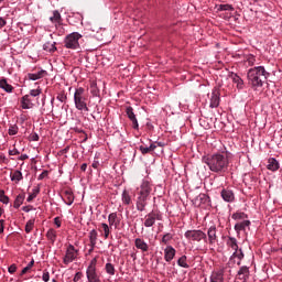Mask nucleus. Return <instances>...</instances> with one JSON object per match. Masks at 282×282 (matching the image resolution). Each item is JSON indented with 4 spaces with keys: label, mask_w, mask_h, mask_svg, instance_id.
Instances as JSON below:
<instances>
[{
    "label": "nucleus",
    "mask_w": 282,
    "mask_h": 282,
    "mask_svg": "<svg viewBox=\"0 0 282 282\" xmlns=\"http://www.w3.org/2000/svg\"><path fill=\"white\" fill-rule=\"evenodd\" d=\"M204 162L208 166L209 171H212V173H216L217 175L228 173V166H230L228 154L224 152L209 154L204 158Z\"/></svg>",
    "instance_id": "nucleus-1"
},
{
    "label": "nucleus",
    "mask_w": 282,
    "mask_h": 282,
    "mask_svg": "<svg viewBox=\"0 0 282 282\" xmlns=\"http://www.w3.org/2000/svg\"><path fill=\"white\" fill-rule=\"evenodd\" d=\"M268 76H270V73H268L263 66H256L250 68L247 73L248 83L251 85L252 89L263 87V83L268 80Z\"/></svg>",
    "instance_id": "nucleus-2"
},
{
    "label": "nucleus",
    "mask_w": 282,
    "mask_h": 282,
    "mask_svg": "<svg viewBox=\"0 0 282 282\" xmlns=\"http://www.w3.org/2000/svg\"><path fill=\"white\" fill-rule=\"evenodd\" d=\"M74 102L78 111H89V107H87V95H85V88L79 87L75 90Z\"/></svg>",
    "instance_id": "nucleus-3"
},
{
    "label": "nucleus",
    "mask_w": 282,
    "mask_h": 282,
    "mask_svg": "<svg viewBox=\"0 0 282 282\" xmlns=\"http://www.w3.org/2000/svg\"><path fill=\"white\" fill-rule=\"evenodd\" d=\"M184 236L188 241H196L197 243H199V241H204L205 243H208L206 232L200 229L187 230Z\"/></svg>",
    "instance_id": "nucleus-4"
},
{
    "label": "nucleus",
    "mask_w": 282,
    "mask_h": 282,
    "mask_svg": "<svg viewBox=\"0 0 282 282\" xmlns=\"http://www.w3.org/2000/svg\"><path fill=\"white\" fill-rule=\"evenodd\" d=\"M80 39H83V35L78 32L68 34L64 40L65 47H67V50H78V47H80V43H78Z\"/></svg>",
    "instance_id": "nucleus-5"
},
{
    "label": "nucleus",
    "mask_w": 282,
    "mask_h": 282,
    "mask_svg": "<svg viewBox=\"0 0 282 282\" xmlns=\"http://www.w3.org/2000/svg\"><path fill=\"white\" fill-rule=\"evenodd\" d=\"M155 221H162V214L159 212L152 210L148 215H145V220L143 223V226L145 228H152V226H155Z\"/></svg>",
    "instance_id": "nucleus-6"
},
{
    "label": "nucleus",
    "mask_w": 282,
    "mask_h": 282,
    "mask_svg": "<svg viewBox=\"0 0 282 282\" xmlns=\"http://www.w3.org/2000/svg\"><path fill=\"white\" fill-rule=\"evenodd\" d=\"M78 257V250H76V248L74 247V245H68L67 249H66V253L63 260V263L65 265H69V263H72V261H75V259Z\"/></svg>",
    "instance_id": "nucleus-7"
},
{
    "label": "nucleus",
    "mask_w": 282,
    "mask_h": 282,
    "mask_svg": "<svg viewBox=\"0 0 282 282\" xmlns=\"http://www.w3.org/2000/svg\"><path fill=\"white\" fill-rule=\"evenodd\" d=\"M152 191H153V188L151 187V183L149 181H143L139 188L138 195H140L141 197L149 198L151 196Z\"/></svg>",
    "instance_id": "nucleus-8"
},
{
    "label": "nucleus",
    "mask_w": 282,
    "mask_h": 282,
    "mask_svg": "<svg viewBox=\"0 0 282 282\" xmlns=\"http://www.w3.org/2000/svg\"><path fill=\"white\" fill-rule=\"evenodd\" d=\"M206 237L209 246H215V243H217V227L210 226L207 230Z\"/></svg>",
    "instance_id": "nucleus-9"
},
{
    "label": "nucleus",
    "mask_w": 282,
    "mask_h": 282,
    "mask_svg": "<svg viewBox=\"0 0 282 282\" xmlns=\"http://www.w3.org/2000/svg\"><path fill=\"white\" fill-rule=\"evenodd\" d=\"M248 279H250V269L248 267H241L237 273V280L248 282Z\"/></svg>",
    "instance_id": "nucleus-10"
},
{
    "label": "nucleus",
    "mask_w": 282,
    "mask_h": 282,
    "mask_svg": "<svg viewBox=\"0 0 282 282\" xmlns=\"http://www.w3.org/2000/svg\"><path fill=\"white\" fill-rule=\"evenodd\" d=\"M86 276L88 282H100V275L96 272V268H87Z\"/></svg>",
    "instance_id": "nucleus-11"
},
{
    "label": "nucleus",
    "mask_w": 282,
    "mask_h": 282,
    "mask_svg": "<svg viewBox=\"0 0 282 282\" xmlns=\"http://www.w3.org/2000/svg\"><path fill=\"white\" fill-rule=\"evenodd\" d=\"M220 94H219V89L215 88L212 93V97H210V104L209 107L212 109H217V107H219V98Z\"/></svg>",
    "instance_id": "nucleus-12"
},
{
    "label": "nucleus",
    "mask_w": 282,
    "mask_h": 282,
    "mask_svg": "<svg viewBox=\"0 0 282 282\" xmlns=\"http://www.w3.org/2000/svg\"><path fill=\"white\" fill-rule=\"evenodd\" d=\"M147 202H149V197L147 196H138L137 197V210H139V213H144L145 208H147Z\"/></svg>",
    "instance_id": "nucleus-13"
},
{
    "label": "nucleus",
    "mask_w": 282,
    "mask_h": 282,
    "mask_svg": "<svg viewBox=\"0 0 282 282\" xmlns=\"http://www.w3.org/2000/svg\"><path fill=\"white\" fill-rule=\"evenodd\" d=\"M176 250L175 248H173V246H167L165 249H164V260L167 262V263H171V260L172 259H175V254H176Z\"/></svg>",
    "instance_id": "nucleus-14"
},
{
    "label": "nucleus",
    "mask_w": 282,
    "mask_h": 282,
    "mask_svg": "<svg viewBox=\"0 0 282 282\" xmlns=\"http://www.w3.org/2000/svg\"><path fill=\"white\" fill-rule=\"evenodd\" d=\"M221 198L224 199V202H228V203H232L235 202V192H232L229 188H224L220 193Z\"/></svg>",
    "instance_id": "nucleus-15"
},
{
    "label": "nucleus",
    "mask_w": 282,
    "mask_h": 282,
    "mask_svg": "<svg viewBox=\"0 0 282 282\" xmlns=\"http://www.w3.org/2000/svg\"><path fill=\"white\" fill-rule=\"evenodd\" d=\"M126 113H127L129 120H131L132 127H133L134 129H139L140 126L138 124V118H135V113L133 112V108H132V107H128V108L126 109Z\"/></svg>",
    "instance_id": "nucleus-16"
},
{
    "label": "nucleus",
    "mask_w": 282,
    "mask_h": 282,
    "mask_svg": "<svg viewBox=\"0 0 282 282\" xmlns=\"http://www.w3.org/2000/svg\"><path fill=\"white\" fill-rule=\"evenodd\" d=\"M134 246L138 250H141V252H149V243L142 238H137L134 240Z\"/></svg>",
    "instance_id": "nucleus-17"
},
{
    "label": "nucleus",
    "mask_w": 282,
    "mask_h": 282,
    "mask_svg": "<svg viewBox=\"0 0 282 282\" xmlns=\"http://www.w3.org/2000/svg\"><path fill=\"white\" fill-rule=\"evenodd\" d=\"M47 76V70L41 69L37 73H29V80H40V78H45Z\"/></svg>",
    "instance_id": "nucleus-18"
},
{
    "label": "nucleus",
    "mask_w": 282,
    "mask_h": 282,
    "mask_svg": "<svg viewBox=\"0 0 282 282\" xmlns=\"http://www.w3.org/2000/svg\"><path fill=\"white\" fill-rule=\"evenodd\" d=\"M21 107L22 109H32L34 107V104L32 102V99L30 98V95H24L21 98Z\"/></svg>",
    "instance_id": "nucleus-19"
},
{
    "label": "nucleus",
    "mask_w": 282,
    "mask_h": 282,
    "mask_svg": "<svg viewBox=\"0 0 282 282\" xmlns=\"http://www.w3.org/2000/svg\"><path fill=\"white\" fill-rule=\"evenodd\" d=\"M0 89H3L7 94H12V91H14V87L10 85L6 78L0 79Z\"/></svg>",
    "instance_id": "nucleus-20"
},
{
    "label": "nucleus",
    "mask_w": 282,
    "mask_h": 282,
    "mask_svg": "<svg viewBox=\"0 0 282 282\" xmlns=\"http://www.w3.org/2000/svg\"><path fill=\"white\" fill-rule=\"evenodd\" d=\"M210 282H224V271H215L210 275Z\"/></svg>",
    "instance_id": "nucleus-21"
},
{
    "label": "nucleus",
    "mask_w": 282,
    "mask_h": 282,
    "mask_svg": "<svg viewBox=\"0 0 282 282\" xmlns=\"http://www.w3.org/2000/svg\"><path fill=\"white\" fill-rule=\"evenodd\" d=\"M279 167H280V165H279V161H276V159H274V158H270L269 160H268V165H267V169L269 170V171H279Z\"/></svg>",
    "instance_id": "nucleus-22"
},
{
    "label": "nucleus",
    "mask_w": 282,
    "mask_h": 282,
    "mask_svg": "<svg viewBox=\"0 0 282 282\" xmlns=\"http://www.w3.org/2000/svg\"><path fill=\"white\" fill-rule=\"evenodd\" d=\"M246 228H250V220H242L235 225L236 232H241V230H246Z\"/></svg>",
    "instance_id": "nucleus-23"
},
{
    "label": "nucleus",
    "mask_w": 282,
    "mask_h": 282,
    "mask_svg": "<svg viewBox=\"0 0 282 282\" xmlns=\"http://www.w3.org/2000/svg\"><path fill=\"white\" fill-rule=\"evenodd\" d=\"M100 232H104L105 239H109V235L111 234V227L107 225L106 223H101L99 225Z\"/></svg>",
    "instance_id": "nucleus-24"
},
{
    "label": "nucleus",
    "mask_w": 282,
    "mask_h": 282,
    "mask_svg": "<svg viewBox=\"0 0 282 282\" xmlns=\"http://www.w3.org/2000/svg\"><path fill=\"white\" fill-rule=\"evenodd\" d=\"M50 21L53 22L55 25H63V18L58 11L53 12V17L50 18Z\"/></svg>",
    "instance_id": "nucleus-25"
},
{
    "label": "nucleus",
    "mask_w": 282,
    "mask_h": 282,
    "mask_svg": "<svg viewBox=\"0 0 282 282\" xmlns=\"http://www.w3.org/2000/svg\"><path fill=\"white\" fill-rule=\"evenodd\" d=\"M63 200L67 206H72V204H74V194L70 191H66L64 193Z\"/></svg>",
    "instance_id": "nucleus-26"
},
{
    "label": "nucleus",
    "mask_w": 282,
    "mask_h": 282,
    "mask_svg": "<svg viewBox=\"0 0 282 282\" xmlns=\"http://www.w3.org/2000/svg\"><path fill=\"white\" fill-rule=\"evenodd\" d=\"M117 220H118V214L111 213V214L108 216V224H109V227H110V228H113V226H115V228H118V223H117Z\"/></svg>",
    "instance_id": "nucleus-27"
},
{
    "label": "nucleus",
    "mask_w": 282,
    "mask_h": 282,
    "mask_svg": "<svg viewBox=\"0 0 282 282\" xmlns=\"http://www.w3.org/2000/svg\"><path fill=\"white\" fill-rule=\"evenodd\" d=\"M231 218L235 219V221H246V219H248V214L243 212H237L232 214Z\"/></svg>",
    "instance_id": "nucleus-28"
},
{
    "label": "nucleus",
    "mask_w": 282,
    "mask_h": 282,
    "mask_svg": "<svg viewBox=\"0 0 282 282\" xmlns=\"http://www.w3.org/2000/svg\"><path fill=\"white\" fill-rule=\"evenodd\" d=\"M227 246L234 250V252H237L239 250V245H237V238L229 237L227 240Z\"/></svg>",
    "instance_id": "nucleus-29"
},
{
    "label": "nucleus",
    "mask_w": 282,
    "mask_h": 282,
    "mask_svg": "<svg viewBox=\"0 0 282 282\" xmlns=\"http://www.w3.org/2000/svg\"><path fill=\"white\" fill-rule=\"evenodd\" d=\"M10 178H11V182H17V184H19V182L23 180V173L17 170L13 174H10Z\"/></svg>",
    "instance_id": "nucleus-30"
},
{
    "label": "nucleus",
    "mask_w": 282,
    "mask_h": 282,
    "mask_svg": "<svg viewBox=\"0 0 282 282\" xmlns=\"http://www.w3.org/2000/svg\"><path fill=\"white\" fill-rule=\"evenodd\" d=\"M231 78H232L234 83L237 85L238 89H243V79H241V77H239V75L232 74Z\"/></svg>",
    "instance_id": "nucleus-31"
},
{
    "label": "nucleus",
    "mask_w": 282,
    "mask_h": 282,
    "mask_svg": "<svg viewBox=\"0 0 282 282\" xmlns=\"http://www.w3.org/2000/svg\"><path fill=\"white\" fill-rule=\"evenodd\" d=\"M25 200V195L24 194H20L15 197V200L13 203V207L14 208H21V205L23 204V202Z\"/></svg>",
    "instance_id": "nucleus-32"
},
{
    "label": "nucleus",
    "mask_w": 282,
    "mask_h": 282,
    "mask_svg": "<svg viewBox=\"0 0 282 282\" xmlns=\"http://www.w3.org/2000/svg\"><path fill=\"white\" fill-rule=\"evenodd\" d=\"M89 241H90L89 246H96V241H98V231H96V229H93L89 232Z\"/></svg>",
    "instance_id": "nucleus-33"
},
{
    "label": "nucleus",
    "mask_w": 282,
    "mask_h": 282,
    "mask_svg": "<svg viewBox=\"0 0 282 282\" xmlns=\"http://www.w3.org/2000/svg\"><path fill=\"white\" fill-rule=\"evenodd\" d=\"M46 237H47V240L51 241L52 243H55L56 241V230L54 229H48L47 232H46Z\"/></svg>",
    "instance_id": "nucleus-34"
},
{
    "label": "nucleus",
    "mask_w": 282,
    "mask_h": 282,
    "mask_svg": "<svg viewBox=\"0 0 282 282\" xmlns=\"http://www.w3.org/2000/svg\"><path fill=\"white\" fill-rule=\"evenodd\" d=\"M196 199L200 202V204H210V197L206 194H199Z\"/></svg>",
    "instance_id": "nucleus-35"
},
{
    "label": "nucleus",
    "mask_w": 282,
    "mask_h": 282,
    "mask_svg": "<svg viewBox=\"0 0 282 282\" xmlns=\"http://www.w3.org/2000/svg\"><path fill=\"white\" fill-rule=\"evenodd\" d=\"M187 257L186 256H182L178 260H177V265H180V268H189L188 262H187Z\"/></svg>",
    "instance_id": "nucleus-36"
},
{
    "label": "nucleus",
    "mask_w": 282,
    "mask_h": 282,
    "mask_svg": "<svg viewBox=\"0 0 282 282\" xmlns=\"http://www.w3.org/2000/svg\"><path fill=\"white\" fill-rule=\"evenodd\" d=\"M40 193H41V188H39V187L33 188V192H32V194L29 195V197L26 198V202H29V203L33 202L35 199L36 195H39Z\"/></svg>",
    "instance_id": "nucleus-37"
},
{
    "label": "nucleus",
    "mask_w": 282,
    "mask_h": 282,
    "mask_svg": "<svg viewBox=\"0 0 282 282\" xmlns=\"http://www.w3.org/2000/svg\"><path fill=\"white\" fill-rule=\"evenodd\" d=\"M122 202L127 206H129V204H131V196L129 195V192H127V189H124L122 193Z\"/></svg>",
    "instance_id": "nucleus-38"
},
{
    "label": "nucleus",
    "mask_w": 282,
    "mask_h": 282,
    "mask_svg": "<svg viewBox=\"0 0 282 282\" xmlns=\"http://www.w3.org/2000/svg\"><path fill=\"white\" fill-rule=\"evenodd\" d=\"M105 269H106L107 274H110V276H113V274H116V267H113V264L106 263Z\"/></svg>",
    "instance_id": "nucleus-39"
},
{
    "label": "nucleus",
    "mask_w": 282,
    "mask_h": 282,
    "mask_svg": "<svg viewBox=\"0 0 282 282\" xmlns=\"http://www.w3.org/2000/svg\"><path fill=\"white\" fill-rule=\"evenodd\" d=\"M32 230H34V219L28 220V223L25 225V232L28 235H30V232H32Z\"/></svg>",
    "instance_id": "nucleus-40"
},
{
    "label": "nucleus",
    "mask_w": 282,
    "mask_h": 282,
    "mask_svg": "<svg viewBox=\"0 0 282 282\" xmlns=\"http://www.w3.org/2000/svg\"><path fill=\"white\" fill-rule=\"evenodd\" d=\"M43 50L45 52H56V46L53 43L48 42L43 45Z\"/></svg>",
    "instance_id": "nucleus-41"
},
{
    "label": "nucleus",
    "mask_w": 282,
    "mask_h": 282,
    "mask_svg": "<svg viewBox=\"0 0 282 282\" xmlns=\"http://www.w3.org/2000/svg\"><path fill=\"white\" fill-rule=\"evenodd\" d=\"M90 94H91L93 96H99L100 90L98 89V85H97L96 83H93V84L90 85Z\"/></svg>",
    "instance_id": "nucleus-42"
},
{
    "label": "nucleus",
    "mask_w": 282,
    "mask_h": 282,
    "mask_svg": "<svg viewBox=\"0 0 282 282\" xmlns=\"http://www.w3.org/2000/svg\"><path fill=\"white\" fill-rule=\"evenodd\" d=\"M19 133V126L11 124L9 127V135H17Z\"/></svg>",
    "instance_id": "nucleus-43"
},
{
    "label": "nucleus",
    "mask_w": 282,
    "mask_h": 282,
    "mask_svg": "<svg viewBox=\"0 0 282 282\" xmlns=\"http://www.w3.org/2000/svg\"><path fill=\"white\" fill-rule=\"evenodd\" d=\"M34 267V260H31V262L21 271V276H23V274H28V272H30V270H32V268Z\"/></svg>",
    "instance_id": "nucleus-44"
},
{
    "label": "nucleus",
    "mask_w": 282,
    "mask_h": 282,
    "mask_svg": "<svg viewBox=\"0 0 282 282\" xmlns=\"http://www.w3.org/2000/svg\"><path fill=\"white\" fill-rule=\"evenodd\" d=\"M235 258L241 261V259H243V251L241 249L236 250L231 256V259H235Z\"/></svg>",
    "instance_id": "nucleus-45"
},
{
    "label": "nucleus",
    "mask_w": 282,
    "mask_h": 282,
    "mask_svg": "<svg viewBox=\"0 0 282 282\" xmlns=\"http://www.w3.org/2000/svg\"><path fill=\"white\" fill-rule=\"evenodd\" d=\"M219 10H221L223 12H226V11L232 12L235 8L231 4H220Z\"/></svg>",
    "instance_id": "nucleus-46"
},
{
    "label": "nucleus",
    "mask_w": 282,
    "mask_h": 282,
    "mask_svg": "<svg viewBox=\"0 0 282 282\" xmlns=\"http://www.w3.org/2000/svg\"><path fill=\"white\" fill-rule=\"evenodd\" d=\"M256 62H257V58L254 57V55L252 54L247 55V63L250 67H252V65H254Z\"/></svg>",
    "instance_id": "nucleus-47"
},
{
    "label": "nucleus",
    "mask_w": 282,
    "mask_h": 282,
    "mask_svg": "<svg viewBox=\"0 0 282 282\" xmlns=\"http://www.w3.org/2000/svg\"><path fill=\"white\" fill-rule=\"evenodd\" d=\"M171 239H173V235L171 234H165L162 238V243H164L165 246L169 243V241H171Z\"/></svg>",
    "instance_id": "nucleus-48"
},
{
    "label": "nucleus",
    "mask_w": 282,
    "mask_h": 282,
    "mask_svg": "<svg viewBox=\"0 0 282 282\" xmlns=\"http://www.w3.org/2000/svg\"><path fill=\"white\" fill-rule=\"evenodd\" d=\"M139 151H141L142 155H147V153H152V152H151V148H150V147L147 148V147H144V145H140V147H139Z\"/></svg>",
    "instance_id": "nucleus-49"
},
{
    "label": "nucleus",
    "mask_w": 282,
    "mask_h": 282,
    "mask_svg": "<svg viewBox=\"0 0 282 282\" xmlns=\"http://www.w3.org/2000/svg\"><path fill=\"white\" fill-rule=\"evenodd\" d=\"M29 96H32L33 98H36V96H41V89H32Z\"/></svg>",
    "instance_id": "nucleus-50"
},
{
    "label": "nucleus",
    "mask_w": 282,
    "mask_h": 282,
    "mask_svg": "<svg viewBox=\"0 0 282 282\" xmlns=\"http://www.w3.org/2000/svg\"><path fill=\"white\" fill-rule=\"evenodd\" d=\"M8 272L10 274H14V272H17V264H11L9 268H8Z\"/></svg>",
    "instance_id": "nucleus-51"
},
{
    "label": "nucleus",
    "mask_w": 282,
    "mask_h": 282,
    "mask_svg": "<svg viewBox=\"0 0 282 282\" xmlns=\"http://www.w3.org/2000/svg\"><path fill=\"white\" fill-rule=\"evenodd\" d=\"M48 173H50V172H47V171L44 170V171L39 175L37 180H45V177H47Z\"/></svg>",
    "instance_id": "nucleus-52"
},
{
    "label": "nucleus",
    "mask_w": 282,
    "mask_h": 282,
    "mask_svg": "<svg viewBox=\"0 0 282 282\" xmlns=\"http://www.w3.org/2000/svg\"><path fill=\"white\" fill-rule=\"evenodd\" d=\"M42 280L44 281V282H48L50 281V272H44L43 273V275H42Z\"/></svg>",
    "instance_id": "nucleus-53"
},
{
    "label": "nucleus",
    "mask_w": 282,
    "mask_h": 282,
    "mask_svg": "<svg viewBox=\"0 0 282 282\" xmlns=\"http://www.w3.org/2000/svg\"><path fill=\"white\" fill-rule=\"evenodd\" d=\"M57 100H59V102H65V100H67V96L66 95H63V94H59L57 96Z\"/></svg>",
    "instance_id": "nucleus-54"
},
{
    "label": "nucleus",
    "mask_w": 282,
    "mask_h": 282,
    "mask_svg": "<svg viewBox=\"0 0 282 282\" xmlns=\"http://www.w3.org/2000/svg\"><path fill=\"white\" fill-rule=\"evenodd\" d=\"M4 226H6V220L0 219V235H3Z\"/></svg>",
    "instance_id": "nucleus-55"
},
{
    "label": "nucleus",
    "mask_w": 282,
    "mask_h": 282,
    "mask_svg": "<svg viewBox=\"0 0 282 282\" xmlns=\"http://www.w3.org/2000/svg\"><path fill=\"white\" fill-rule=\"evenodd\" d=\"M79 279H83V273L82 272H77L73 279L74 282H78Z\"/></svg>",
    "instance_id": "nucleus-56"
},
{
    "label": "nucleus",
    "mask_w": 282,
    "mask_h": 282,
    "mask_svg": "<svg viewBox=\"0 0 282 282\" xmlns=\"http://www.w3.org/2000/svg\"><path fill=\"white\" fill-rule=\"evenodd\" d=\"M0 202H2V204H10V197H8V196H2V197L0 198Z\"/></svg>",
    "instance_id": "nucleus-57"
},
{
    "label": "nucleus",
    "mask_w": 282,
    "mask_h": 282,
    "mask_svg": "<svg viewBox=\"0 0 282 282\" xmlns=\"http://www.w3.org/2000/svg\"><path fill=\"white\" fill-rule=\"evenodd\" d=\"M21 152H19L17 149L9 150V155H20Z\"/></svg>",
    "instance_id": "nucleus-58"
},
{
    "label": "nucleus",
    "mask_w": 282,
    "mask_h": 282,
    "mask_svg": "<svg viewBox=\"0 0 282 282\" xmlns=\"http://www.w3.org/2000/svg\"><path fill=\"white\" fill-rule=\"evenodd\" d=\"M54 224H55V226H57V228H61V218L59 217H55L54 218Z\"/></svg>",
    "instance_id": "nucleus-59"
},
{
    "label": "nucleus",
    "mask_w": 282,
    "mask_h": 282,
    "mask_svg": "<svg viewBox=\"0 0 282 282\" xmlns=\"http://www.w3.org/2000/svg\"><path fill=\"white\" fill-rule=\"evenodd\" d=\"M96 263H97V260H96V258H95V259H93V260L90 261V264L88 265V268H96Z\"/></svg>",
    "instance_id": "nucleus-60"
},
{
    "label": "nucleus",
    "mask_w": 282,
    "mask_h": 282,
    "mask_svg": "<svg viewBox=\"0 0 282 282\" xmlns=\"http://www.w3.org/2000/svg\"><path fill=\"white\" fill-rule=\"evenodd\" d=\"M158 149V144L154 142L150 145V151L153 152Z\"/></svg>",
    "instance_id": "nucleus-61"
},
{
    "label": "nucleus",
    "mask_w": 282,
    "mask_h": 282,
    "mask_svg": "<svg viewBox=\"0 0 282 282\" xmlns=\"http://www.w3.org/2000/svg\"><path fill=\"white\" fill-rule=\"evenodd\" d=\"M6 24H7L6 20L3 18H0V30L1 28H4Z\"/></svg>",
    "instance_id": "nucleus-62"
},
{
    "label": "nucleus",
    "mask_w": 282,
    "mask_h": 282,
    "mask_svg": "<svg viewBox=\"0 0 282 282\" xmlns=\"http://www.w3.org/2000/svg\"><path fill=\"white\" fill-rule=\"evenodd\" d=\"M91 166L93 169H98V166H100V163L98 161H94Z\"/></svg>",
    "instance_id": "nucleus-63"
},
{
    "label": "nucleus",
    "mask_w": 282,
    "mask_h": 282,
    "mask_svg": "<svg viewBox=\"0 0 282 282\" xmlns=\"http://www.w3.org/2000/svg\"><path fill=\"white\" fill-rule=\"evenodd\" d=\"M32 140L33 142H39V134L37 133L32 134Z\"/></svg>",
    "instance_id": "nucleus-64"
}]
</instances>
